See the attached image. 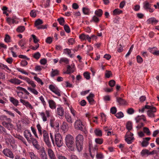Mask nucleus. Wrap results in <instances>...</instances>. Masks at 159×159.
I'll use <instances>...</instances> for the list:
<instances>
[{"instance_id": "nucleus-48", "label": "nucleus", "mask_w": 159, "mask_h": 159, "mask_svg": "<svg viewBox=\"0 0 159 159\" xmlns=\"http://www.w3.org/2000/svg\"><path fill=\"white\" fill-rule=\"evenodd\" d=\"M95 141L96 143L99 144H101L103 142V139H102L99 138L95 139Z\"/></svg>"}, {"instance_id": "nucleus-62", "label": "nucleus", "mask_w": 159, "mask_h": 159, "mask_svg": "<svg viewBox=\"0 0 159 159\" xmlns=\"http://www.w3.org/2000/svg\"><path fill=\"white\" fill-rule=\"evenodd\" d=\"M70 111L71 114L73 115L74 117L75 116L76 112L75 110H74V108L71 107H69Z\"/></svg>"}, {"instance_id": "nucleus-15", "label": "nucleus", "mask_w": 159, "mask_h": 159, "mask_svg": "<svg viewBox=\"0 0 159 159\" xmlns=\"http://www.w3.org/2000/svg\"><path fill=\"white\" fill-rule=\"evenodd\" d=\"M2 152L5 156L11 158L13 159L14 158V155L10 149L5 148L3 150Z\"/></svg>"}, {"instance_id": "nucleus-20", "label": "nucleus", "mask_w": 159, "mask_h": 159, "mask_svg": "<svg viewBox=\"0 0 159 159\" xmlns=\"http://www.w3.org/2000/svg\"><path fill=\"white\" fill-rule=\"evenodd\" d=\"M16 17L15 16H13L12 18H7V21L8 24L10 25H11L12 24H17L18 22L16 21Z\"/></svg>"}, {"instance_id": "nucleus-42", "label": "nucleus", "mask_w": 159, "mask_h": 159, "mask_svg": "<svg viewBox=\"0 0 159 159\" xmlns=\"http://www.w3.org/2000/svg\"><path fill=\"white\" fill-rule=\"evenodd\" d=\"M25 43V41L23 39L21 40L18 42L19 45L20 46L22 49H23L24 48V45Z\"/></svg>"}, {"instance_id": "nucleus-43", "label": "nucleus", "mask_w": 159, "mask_h": 159, "mask_svg": "<svg viewBox=\"0 0 159 159\" xmlns=\"http://www.w3.org/2000/svg\"><path fill=\"white\" fill-rule=\"evenodd\" d=\"M34 80L36 81L39 84H41V85H42L43 84V83L42 81L36 75L34 76Z\"/></svg>"}, {"instance_id": "nucleus-2", "label": "nucleus", "mask_w": 159, "mask_h": 159, "mask_svg": "<svg viewBox=\"0 0 159 159\" xmlns=\"http://www.w3.org/2000/svg\"><path fill=\"white\" fill-rule=\"evenodd\" d=\"M0 133L4 134L5 137V140L6 143L8 144H10L13 148H16V145L15 144V142L14 139L10 134H8L6 129L4 127L0 125Z\"/></svg>"}, {"instance_id": "nucleus-27", "label": "nucleus", "mask_w": 159, "mask_h": 159, "mask_svg": "<svg viewBox=\"0 0 159 159\" xmlns=\"http://www.w3.org/2000/svg\"><path fill=\"white\" fill-rule=\"evenodd\" d=\"M9 100L14 106H17L18 105L19 101L13 97H9Z\"/></svg>"}, {"instance_id": "nucleus-46", "label": "nucleus", "mask_w": 159, "mask_h": 159, "mask_svg": "<svg viewBox=\"0 0 159 159\" xmlns=\"http://www.w3.org/2000/svg\"><path fill=\"white\" fill-rule=\"evenodd\" d=\"M82 11L83 13L85 15H88L89 13L90 10L86 7H83L82 9Z\"/></svg>"}, {"instance_id": "nucleus-34", "label": "nucleus", "mask_w": 159, "mask_h": 159, "mask_svg": "<svg viewBox=\"0 0 159 159\" xmlns=\"http://www.w3.org/2000/svg\"><path fill=\"white\" fill-rule=\"evenodd\" d=\"M61 129L63 131H66L68 129V124L65 122H63L61 126Z\"/></svg>"}, {"instance_id": "nucleus-35", "label": "nucleus", "mask_w": 159, "mask_h": 159, "mask_svg": "<svg viewBox=\"0 0 159 159\" xmlns=\"http://www.w3.org/2000/svg\"><path fill=\"white\" fill-rule=\"evenodd\" d=\"M69 60L67 58L63 57L60 59L59 62L60 63H64L66 64H68L69 63Z\"/></svg>"}, {"instance_id": "nucleus-1", "label": "nucleus", "mask_w": 159, "mask_h": 159, "mask_svg": "<svg viewBox=\"0 0 159 159\" xmlns=\"http://www.w3.org/2000/svg\"><path fill=\"white\" fill-rule=\"evenodd\" d=\"M36 127L39 136H42L43 135V140L45 144L48 148L51 147L52 145L48 131L45 129H42V127L39 124L37 125Z\"/></svg>"}, {"instance_id": "nucleus-32", "label": "nucleus", "mask_w": 159, "mask_h": 159, "mask_svg": "<svg viewBox=\"0 0 159 159\" xmlns=\"http://www.w3.org/2000/svg\"><path fill=\"white\" fill-rule=\"evenodd\" d=\"M16 93L17 96L20 98V99H22L25 100V99H27L28 98V97L27 96L23 97V95L24 94V93L22 92L17 91Z\"/></svg>"}, {"instance_id": "nucleus-40", "label": "nucleus", "mask_w": 159, "mask_h": 159, "mask_svg": "<svg viewBox=\"0 0 159 159\" xmlns=\"http://www.w3.org/2000/svg\"><path fill=\"white\" fill-rule=\"evenodd\" d=\"M0 120L4 121L6 120V121H11V120L10 118H7L6 116L4 115H2L0 116Z\"/></svg>"}, {"instance_id": "nucleus-23", "label": "nucleus", "mask_w": 159, "mask_h": 159, "mask_svg": "<svg viewBox=\"0 0 159 159\" xmlns=\"http://www.w3.org/2000/svg\"><path fill=\"white\" fill-rule=\"evenodd\" d=\"M40 156L41 159H48L47 155L44 148L41 150Z\"/></svg>"}, {"instance_id": "nucleus-11", "label": "nucleus", "mask_w": 159, "mask_h": 159, "mask_svg": "<svg viewBox=\"0 0 159 159\" xmlns=\"http://www.w3.org/2000/svg\"><path fill=\"white\" fill-rule=\"evenodd\" d=\"M24 135L28 142L31 143L33 137L30 131L28 130H25L24 132Z\"/></svg>"}, {"instance_id": "nucleus-38", "label": "nucleus", "mask_w": 159, "mask_h": 159, "mask_svg": "<svg viewBox=\"0 0 159 159\" xmlns=\"http://www.w3.org/2000/svg\"><path fill=\"white\" fill-rule=\"evenodd\" d=\"M98 17V16H94L90 20V22H94L96 23H98L99 21V19Z\"/></svg>"}, {"instance_id": "nucleus-64", "label": "nucleus", "mask_w": 159, "mask_h": 159, "mask_svg": "<svg viewBox=\"0 0 159 159\" xmlns=\"http://www.w3.org/2000/svg\"><path fill=\"white\" fill-rule=\"evenodd\" d=\"M30 16L33 17H35L36 16V11L35 10H32L30 12Z\"/></svg>"}, {"instance_id": "nucleus-31", "label": "nucleus", "mask_w": 159, "mask_h": 159, "mask_svg": "<svg viewBox=\"0 0 159 159\" xmlns=\"http://www.w3.org/2000/svg\"><path fill=\"white\" fill-rule=\"evenodd\" d=\"M117 102L121 105H126V102L120 98H116Z\"/></svg>"}, {"instance_id": "nucleus-45", "label": "nucleus", "mask_w": 159, "mask_h": 159, "mask_svg": "<svg viewBox=\"0 0 159 159\" xmlns=\"http://www.w3.org/2000/svg\"><path fill=\"white\" fill-rule=\"evenodd\" d=\"M150 107V106L146 105L144 107H143L141 109H139V112H141V113H143L145 109H148Z\"/></svg>"}, {"instance_id": "nucleus-13", "label": "nucleus", "mask_w": 159, "mask_h": 159, "mask_svg": "<svg viewBox=\"0 0 159 159\" xmlns=\"http://www.w3.org/2000/svg\"><path fill=\"white\" fill-rule=\"evenodd\" d=\"M20 102L27 108L30 109H32L34 108L33 106L28 101L22 99H20Z\"/></svg>"}, {"instance_id": "nucleus-57", "label": "nucleus", "mask_w": 159, "mask_h": 159, "mask_svg": "<svg viewBox=\"0 0 159 159\" xmlns=\"http://www.w3.org/2000/svg\"><path fill=\"white\" fill-rule=\"evenodd\" d=\"M4 41L7 43H8L11 42V38L10 36L8 34H7L5 35Z\"/></svg>"}, {"instance_id": "nucleus-61", "label": "nucleus", "mask_w": 159, "mask_h": 159, "mask_svg": "<svg viewBox=\"0 0 159 159\" xmlns=\"http://www.w3.org/2000/svg\"><path fill=\"white\" fill-rule=\"evenodd\" d=\"M115 116L118 118H120L124 116V114L122 112H120L116 114Z\"/></svg>"}, {"instance_id": "nucleus-60", "label": "nucleus", "mask_w": 159, "mask_h": 159, "mask_svg": "<svg viewBox=\"0 0 159 159\" xmlns=\"http://www.w3.org/2000/svg\"><path fill=\"white\" fill-rule=\"evenodd\" d=\"M3 111L6 112L7 114H8L12 117H15V116L14 114L10 111H8L6 110H4Z\"/></svg>"}, {"instance_id": "nucleus-8", "label": "nucleus", "mask_w": 159, "mask_h": 159, "mask_svg": "<svg viewBox=\"0 0 159 159\" xmlns=\"http://www.w3.org/2000/svg\"><path fill=\"white\" fill-rule=\"evenodd\" d=\"M39 115L40 116L43 121L45 122L48 120V118L51 116V112L50 110H47L45 112H39Z\"/></svg>"}, {"instance_id": "nucleus-52", "label": "nucleus", "mask_w": 159, "mask_h": 159, "mask_svg": "<svg viewBox=\"0 0 159 159\" xmlns=\"http://www.w3.org/2000/svg\"><path fill=\"white\" fill-rule=\"evenodd\" d=\"M75 42V40L74 38H70L68 40V43L69 45H73L74 43Z\"/></svg>"}, {"instance_id": "nucleus-28", "label": "nucleus", "mask_w": 159, "mask_h": 159, "mask_svg": "<svg viewBox=\"0 0 159 159\" xmlns=\"http://www.w3.org/2000/svg\"><path fill=\"white\" fill-rule=\"evenodd\" d=\"M63 54H67L70 57L72 58L73 57V55L71 54V50L68 48H66L63 50Z\"/></svg>"}, {"instance_id": "nucleus-18", "label": "nucleus", "mask_w": 159, "mask_h": 159, "mask_svg": "<svg viewBox=\"0 0 159 159\" xmlns=\"http://www.w3.org/2000/svg\"><path fill=\"white\" fill-rule=\"evenodd\" d=\"M94 97V94L92 93H90L89 95L87 97V98L89 102L91 105H93L95 103V102L93 99Z\"/></svg>"}, {"instance_id": "nucleus-26", "label": "nucleus", "mask_w": 159, "mask_h": 159, "mask_svg": "<svg viewBox=\"0 0 159 159\" xmlns=\"http://www.w3.org/2000/svg\"><path fill=\"white\" fill-rule=\"evenodd\" d=\"M9 82L11 83L15 84H19L22 83V81L17 78L11 79L9 80Z\"/></svg>"}, {"instance_id": "nucleus-41", "label": "nucleus", "mask_w": 159, "mask_h": 159, "mask_svg": "<svg viewBox=\"0 0 159 159\" xmlns=\"http://www.w3.org/2000/svg\"><path fill=\"white\" fill-rule=\"evenodd\" d=\"M66 121L70 124H72L73 120L71 116L69 114H67L66 115Z\"/></svg>"}, {"instance_id": "nucleus-39", "label": "nucleus", "mask_w": 159, "mask_h": 159, "mask_svg": "<svg viewBox=\"0 0 159 159\" xmlns=\"http://www.w3.org/2000/svg\"><path fill=\"white\" fill-rule=\"evenodd\" d=\"M103 13V11L102 9H98L95 11V14L98 17H101Z\"/></svg>"}, {"instance_id": "nucleus-12", "label": "nucleus", "mask_w": 159, "mask_h": 159, "mask_svg": "<svg viewBox=\"0 0 159 159\" xmlns=\"http://www.w3.org/2000/svg\"><path fill=\"white\" fill-rule=\"evenodd\" d=\"M43 23L42 20L40 19H38L36 20L35 22V26L38 29H45L47 28L46 25H41Z\"/></svg>"}, {"instance_id": "nucleus-49", "label": "nucleus", "mask_w": 159, "mask_h": 159, "mask_svg": "<svg viewBox=\"0 0 159 159\" xmlns=\"http://www.w3.org/2000/svg\"><path fill=\"white\" fill-rule=\"evenodd\" d=\"M149 151L146 149L143 150L141 152V154L143 156H145L147 155H148Z\"/></svg>"}, {"instance_id": "nucleus-29", "label": "nucleus", "mask_w": 159, "mask_h": 159, "mask_svg": "<svg viewBox=\"0 0 159 159\" xmlns=\"http://www.w3.org/2000/svg\"><path fill=\"white\" fill-rule=\"evenodd\" d=\"M57 113L58 115L62 116L64 114V110L63 109L61 106L59 107L57 109Z\"/></svg>"}, {"instance_id": "nucleus-21", "label": "nucleus", "mask_w": 159, "mask_h": 159, "mask_svg": "<svg viewBox=\"0 0 159 159\" xmlns=\"http://www.w3.org/2000/svg\"><path fill=\"white\" fill-rule=\"evenodd\" d=\"M49 107L52 109H54L56 107V104L55 102L52 100H49L48 101Z\"/></svg>"}, {"instance_id": "nucleus-5", "label": "nucleus", "mask_w": 159, "mask_h": 159, "mask_svg": "<svg viewBox=\"0 0 159 159\" xmlns=\"http://www.w3.org/2000/svg\"><path fill=\"white\" fill-rule=\"evenodd\" d=\"M65 143L69 150H74V139L72 136L70 134L67 135L65 138Z\"/></svg>"}, {"instance_id": "nucleus-44", "label": "nucleus", "mask_w": 159, "mask_h": 159, "mask_svg": "<svg viewBox=\"0 0 159 159\" xmlns=\"http://www.w3.org/2000/svg\"><path fill=\"white\" fill-rule=\"evenodd\" d=\"M25 30V28L24 26H20L18 27L16 29V31L18 33H22Z\"/></svg>"}, {"instance_id": "nucleus-16", "label": "nucleus", "mask_w": 159, "mask_h": 159, "mask_svg": "<svg viewBox=\"0 0 159 159\" xmlns=\"http://www.w3.org/2000/svg\"><path fill=\"white\" fill-rule=\"evenodd\" d=\"M2 124L9 130H12L13 127V125L11 123V121H2Z\"/></svg>"}, {"instance_id": "nucleus-56", "label": "nucleus", "mask_w": 159, "mask_h": 159, "mask_svg": "<svg viewBox=\"0 0 159 159\" xmlns=\"http://www.w3.org/2000/svg\"><path fill=\"white\" fill-rule=\"evenodd\" d=\"M33 57L36 59H38L41 56L40 53L39 52H37L34 54Z\"/></svg>"}, {"instance_id": "nucleus-24", "label": "nucleus", "mask_w": 159, "mask_h": 159, "mask_svg": "<svg viewBox=\"0 0 159 159\" xmlns=\"http://www.w3.org/2000/svg\"><path fill=\"white\" fill-rule=\"evenodd\" d=\"M150 137H147L143 139V140L141 143V145L142 147H145L147 146L148 144V141L150 139Z\"/></svg>"}, {"instance_id": "nucleus-7", "label": "nucleus", "mask_w": 159, "mask_h": 159, "mask_svg": "<svg viewBox=\"0 0 159 159\" xmlns=\"http://www.w3.org/2000/svg\"><path fill=\"white\" fill-rule=\"evenodd\" d=\"M55 142L58 148H60L63 144V139L61 134L59 133H56L55 134Z\"/></svg>"}, {"instance_id": "nucleus-14", "label": "nucleus", "mask_w": 159, "mask_h": 159, "mask_svg": "<svg viewBox=\"0 0 159 159\" xmlns=\"http://www.w3.org/2000/svg\"><path fill=\"white\" fill-rule=\"evenodd\" d=\"M152 5L147 1L144 2L143 3V8L147 10H148L150 12H152L154 11V9L151 8Z\"/></svg>"}, {"instance_id": "nucleus-17", "label": "nucleus", "mask_w": 159, "mask_h": 159, "mask_svg": "<svg viewBox=\"0 0 159 159\" xmlns=\"http://www.w3.org/2000/svg\"><path fill=\"white\" fill-rule=\"evenodd\" d=\"M50 148H49L47 149L48 154L49 158L50 159H57L53 151Z\"/></svg>"}, {"instance_id": "nucleus-37", "label": "nucleus", "mask_w": 159, "mask_h": 159, "mask_svg": "<svg viewBox=\"0 0 159 159\" xmlns=\"http://www.w3.org/2000/svg\"><path fill=\"white\" fill-rule=\"evenodd\" d=\"M126 128L129 131L133 128V124L132 122L129 121H128L126 125Z\"/></svg>"}, {"instance_id": "nucleus-33", "label": "nucleus", "mask_w": 159, "mask_h": 159, "mask_svg": "<svg viewBox=\"0 0 159 159\" xmlns=\"http://www.w3.org/2000/svg\"><path fill=\"white\" fill-rule=\"evenodd\" d=\"M94 133L97 136L101 137L102 136V132L99 129H96L94 131Z\"/></svg>"}, {"instance_id": "nucleus-53", "label": "nucleus", "mask_w": 159, "mask_h": 159, "mask_svg": "<svg viewBox=\"0 0 159 159\" xmlns=\"http://www.w3.org/2000/svg\"><path fill=\"white\" fill-rule=\"evenodd\" d=\"M96 157L97 159H102L103 158L104 156L101 152L97 153Z\"/></svg>"}, {"instance_id": "nucleus-36", "label": "nucleus", "mask_w": 159, "mask_h": 159, "mask_svg": "<svg viewBox=\"0 0 159 159\" xmlns=\"http://www.w3.org/2000/svg\"><path fill=\"white\" fill-rule=\"evenodd\" d=\"M31 143H32L33 145L37 149H39V145L38 144V142L37 140L34 138L32 139Z\"/></svg>"}, {"instance_id": "nucleus-47", "label": "nucleus", "mask_w": 159, "mask_h": 159, "mask_svg": "<svg viewBox=\"0 0 159 159\" xmlns=\"http://www.w3.org/2000/svg\"><path fill=\"white\" fill-rule=\"evenodd\" d=\"M49 88L50 90L53 92L58 88L56 86L52 84L50 85L49 86Z\"/></svg>"}, {"instance_id": "nucleus-59", "label": "nucleus", "mask_w": 159, "mask_h": 159, "mask_svg": "<svg viewBox=\"0 0 159 159\" xmlns=\"http://www.w3.org/2000/svg\"><path fill=\"white\" fill-rule=\"evenodd\" d=\"M31 129L32 133H33L35 136L36 138H39V137L37 134V132L35 129L32 126L31 127Z\"/></svg>"}, {"instance_id": "nucleus-54", "label": "nucleus", "mask_w": 159, "mask_h": 159, "mask_svg": "<svg viewBox=\"0 0 159 159\" xmlns=\"http://www.w3.org/2000/svg\"><path fill=\"white\" fill-rule=\"evenodd\" d=\"M57 21L59 22V24L62 25H63L64 24L65 20L64 18L62 17L60 18L57 19Z\"/></svg>"}, {"instance_id": "nucleus-58", "label": "nucleus", "mask_w": 159, "mask_h": 159, "mask_svg": "<svg viewBox=\"0 0 159 159\" xmlns=\"http://www.w3.org/2000/svg\"><path fill=\"white\" fill-rule=\"evenodd\" d=\"M64 29L65 31L68 33H69L70 31V29L69 26L67 25H65L64 26Z\"/></svg>"}, {"instance_id": "nucleus-4", "label": "nucleus", "mask_w": 159, "mask_h": 159, "mask_svg": "<svg viewBox=\"0 0 159 159\" xmlns=\"http://www.w3.org/2000/svg\"><path fill=\"white\" fill-rule=\"evenodd\" d=\"M86 123L83 122L80 119L75 120L74 124V126L76 129L80 130L86 133L87 132Z\"/></svg>"}, {"instance_id": "nucleus-19", "label": "nucleus", "mask_w": 159, "mask_h": 159, "mask_svg": "<svg viewBox=\"0 0 159 159\" xmlns=\"http://www.w3.org/2000/svg\"><path fill=\"white\" fill-rule=\"evenodd\" d=\"M75 68V64L73 63L70 66L68 65L67 67V70L66 73L67 74H70L74 71Z\"/></svg>"}, {"instance_id": "nucleus-30", "label": "nucleus", "mask_w": 159, "mask_h": 159, "mask_svg": "<svg viewBox=\"0 0 159 159\" xmlns=\"http://www.w3.org/2000/svg\"><path fill=\"white\" fill-rule=\"evenodd\" d=\"M135 120H136V122L138 123L141 120H143L144 121H146V118L144 115H142L141 116H138L135 118Z\"/></svg>"}, {"instance_id": "nucleus-9", "label": "nucleus", "mask_w": 159, "mask_h": 159, "mask_svg": "<svg viewBox=\"0 0 159 159\" xmlns=\"http://www.w3.org/2000/svg\"><path fill=\"white\" fill-rule=\"evenodd\" d=\"M133 134L129 131H128L125 135V140L128 144H131L134 140Z\"/></svg>"}, {"instance_id": "nucleus-55", "label": "nucleus", "mask_w": 159, "mask_h": 159, "mask_svg": "<svg viewBox=\"0 0 159 159\" xmlns=\"http://www.w3.org/2000/svg\"><path fill=\"white\" fill-rule=\"evenodd\" d=\"M122 12V11L118 9H116L113 11V14L114 15H118Z\"/></svg>"}, {"instance_id": "nucleus-50", "label": "nucleus", "mask_w": 159, "mask_h": 159, "mask_svg": "<svg viewBox=\"0 0 159 159\" xmlns=\"http://www.w3.org/2000/svg\"><path fill=\"white\" fill-rule=\"evenodd\" d=\"M84 77L87 80H89L90 78V73L88 72H85L83 74Z\"/></svg>"}, {"instance_id": "nucleus-25", "label": "nucleus", "mask_w": 159, "mask_h": 159, "mask_svg": "<svg viewBox=\"0 0 159 159\" xmlns=\"http://www.w3.org/2000/svg\"><path fill=\"white\" fill-rule=\"evenodd\" d=\"M59 71L57 69H52L50 75L52 77H54L55 76L59 75Z\"/></svg>"}, {"instance_id": "nucleus-6", "label": "nucleus", "mask_w": 159, "mask_h": 159, "mask_svg": "<svg viewBox=\"0 0 159 159\" xmlns=\"http://www.w3.org/2000/svg\"><path fill=\"white\" fill-rule=\"evenodd\" d=\"M76 146L77 150L80 151L83 149L84 138L83 136L79 134L75 138Z\"/></svg>"}, {"instance_id": "nucleus-63", "label": "nucleus", "mask_w": 159, "mask_h": 159, "mask_svg": "<svg viewBox=\"0 0 159 159\" xmlns=\"http://www.w3.org/2000/svg\"><path fill=\"white\" fill-rule=\"evenodd\" d=\"M117 111V109L115 107H112L110 109V112L113 114H115Z\"/></svg>"}, {"instance_id": "nucleus-51", "label": "nucleus", "mask_w": 159, "mask_h": 159, "mask_svg": "<svg viewBox=\"0 0 159 159\" xmlns=\"http://www.w3.org/2000/svg\"><path fill=\"white\" fill-rule=\"evenodd\" d=\"M143 131L144 132L146 133L147 135H150V131L148 128L144 127L143 128Z\"/></svg>"}, {"instance_id": "nucleus-22", "label": "nucleus", "mask_w": 159, "mask_h": 159, "mask_svg": "<svg viewBox=\"0 0 159 159\" xmlns=\"http://www.w3.org/2000/svg\"><path fill=\"white\" fill-rule=\"evenodd\" d=\"M158 20H157L154 17H151L148 19L147 21L148 24H155L158 22Z\"/></svg>"}, {"instance_id": "nucleus-3", "label": "nucleus", "mask_w": 159, "mask_h": 159, "mask_svg": "<svg viewBox=\"0 0 159 159\" xmlns=\"http://www.w3.org/2000/svg\"><path fill=\"white\" fill-rule=\"evenodd\" d=\"M18 77L19 78L25 81L29 85L31 86V87H28L27 88L28 90L35 95H37L39 94V93L35 89L36 87V85L33 81L28 77L21 75H19Z\"/></svg>"}, {"instance_id": "nucleus-10", "label": "nucleus", "mask_w": 159, "mask_h": 159, "mask_svg": "<svg viewBox=\"0 0 159 159\" xmlns=\"http://www.w3.org/2000/svg\"><path fill=\"white\" fill-rule=\"evenodd\" d=\"M148 109L147 113L148 116L151 118H154L155 116L154 113L157 111L156 108L150 106V107Z\"/></svg>"}]
</instances>
